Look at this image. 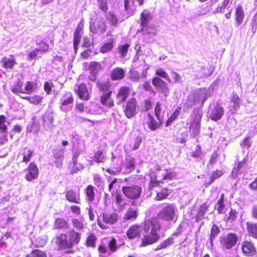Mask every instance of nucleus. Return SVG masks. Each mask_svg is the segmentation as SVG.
<instances>
[{
	"label": "nucleus",
	"mask_w": 257,
	"mask_h": 257,
	"mask_svg": "<svg viewBox=\"0 0 257 257\" xmlns=\"http://www.w3.org/2000/svg\"><path fill=\"white\" fill-rule=\"evenodd\" d=\"M161 104L160 102H157L154 108L155 114L157 119L161 120V118L163 119V117L161 115Z\"/></svg>",
	"instance_id": "62"
},
{
	"label": "nucleus",
	"mask_w": 257,
	"mask_h": 257,
	"mask_svg": "<svg viewBox=\"0 0 257 257\" xmlns=\"http://www.w3.org/2000/svg\"><path fill=\"white\" fill-rule=\"evenodd\" d=\"M220 232V229L219 227L213 224L211 228V234L210 235V238L212 240L213 238H215Z\"/></svg>",
	"instance_id": "61"
},
{
	"label": "nucleus",
	"mask_w": 257,
	"mask_h": 257,
	"mask_svg": "<svg viewBox=\"0 0 257 257\" xmlns=\"http://www.w3.org/2000/svg\"><path fill=\"white\" fill-rule=\"evenodd\" d=\"M124 166L129 171L132 172L134 171L135 168V159L131 157L126 158Z\"/></svg>",
	"instance_id": "44"
},
{
	"label": "nucleus",
	"mask_w": 257,
	"mask_h": 257,
	"mask_svg": "<svg viewBox=\"0 0 257 257\" xmlns=\"http://www.w3.org/2000/svg\"><path fill=\"white\" fill-rule=\"evenodd\" d=\"M138 101L136 97H131L123 106L124 116L128 119L135 116L137 113Z\"/></svg>",
	"instance_id": "4"
},
{
	"label": "nucleus",
	"mask_w": 257,
	"mask_h": 257,
	"mask_svg": "<svg viewBox=\"0 0 257 257\" xmlns=\"http://www.w3.org/2000/svg\"><path fill=\"white\" fill-rule=\"evenodd\" d=\"M237 240L238 236L236 234L229 233L222 236L220 242L224 247L229 249L235 245Z\"/></svg>",
	"instance_id": "9"
},
{
	"label": "nucleus",
	"mask_w": 257,
	"mask_h": 257,
	"mask_svg": "<svg viewBox=\"0 0 257 257\" xmlns=\"http://www.w3.org/2000/svg\"><path fill=\"white\" fill-rule=\"evenodd\" d=\"M40 44L42 45L40 49L37 48L31 52H30L28 55V59L32 60L35 59L37 56V52L41 51L43 53L47 52L49 50V45L48 44L45 42H40Z\"/></svg>",
	"instance_id": "20"
},
{
	"label": "nucleus",
	"mask_w": 257,
	"mask_h": 257,
	"mask_svg": "<svg viewBox=\"0 0 257 257\" xmlns=\"http://www.w3.org/2000/svg\"><path fill=\"white\" fill-rule=\"evenodd\" d=\"M64 149H56L53 151V155L56 159H63L64 157L63 151Z\"/></svg>",
	"instance_id": "60"
},
{
	"label": "nucleus",
	"mask_w": 257,
	"mask_h": 257,
	"mask_svg": "<svg viewBox=\"0 0 257 257\" xmlns=\"http://www.w3.org/2000/svg\"><path fill=\"white\" fill-rule=\"evenodd\" d=\"M138 216V211L134 208H129L124 215L123 218L125 220H135Z\"/></svg>",
	"instance_id": "29"
},
{
	"label": "nucleus",
	"mask_w": 257,
	"mask_h": 257,
	"mask_svg": "<svg viewBox=\"0 0 257 257\" xmlns=\"http://www.w3.org/2000/svg\"><path fill=\"white\" fill-rule=\"evenodd\" d=\"M54 227L57 229H66L69 227V223L63 218H57L55 220Z\"/></svg>",
	"instance_id": "28"
},
{
	"label": "nucleus",
	"mask_w": 257,
	"mask_h": 257,
	"mask_svg": "<svg viewBox=\"0 0 257 257\" xmlns=\"http://www.w3.org/2000/svg\"><path fill=\"white\" fill-rule=\"evenodd\" d=\"M108 249L105 246V243L101 242L98 246V251L99 253L104 254L108 253L110 254L115 252L117 248V241L114 237H112L107 243Z\"/></svg>",
	"instance_id": "6"
},
{
	"label": "nucleus",
	"mask_w": 257,
	"mask_h": 257,
	"mask_svg": "<svg viewBox=\"0 0 257 257\" xmlns=\"http://www.w3.org/2000/svg\"><path fill=\"white\" fill-rule=\"evenodd\" d=\"M181 107L178 106L171 115V116L168 118L166 122V125L167 126H169L174 121H175L178 117L180 113Z\"/></svg>",
	"instance_id": "42"
},
{
	"label": "nucleus",
	"mask_w": 257,
	"mask_h": 257,
	"mask_svg": "<svg viewBox=\"0 0 257 257\" xmlns=\"http://www.w3.org/2000/svg\"><path fill=\"white\" fill-rule=\"evenodd\" d=\"M195 98L193 95H189L187 97L185 105L187 108H190L195 104Z\"/></svg>",
	"instance_id": "63"
},
{
	"label": "nucleus",
	"mask_w": 257,
	"mask_h": 257,
	"mask_svg": "<svg viewBox=\"0 0 257 257\" xmlns=\"http://www.w3.org/2000/svg\"><path fill=\"white\" fill-rule=\"evenodd\" d=\"M96 86L99 91L102 92H106L111 90V84L109 81H100L96 82Z\"/></svg>",
	"instance_id": "26"
},
{
	"label": "nucleus",
	"mask_w": 257,
	"mask_h": 257,
	"mask_svg": "<svg viewBox=\"0 0 257 257\" xmlns=\"http://www.w3.org/2000/svg\"><path fill=\"white\" fill-rule=\"evenodd\" d=\"M125 75L124 70L120 67H115L110 72L109 76L112 81L123 79Z\"/></svg>",
	"instance_id": "18"
},
{
	"label": "nucleus",
	"mask_w": 257,
	"mask_h": 257,
	"mask_svg": "<svg viewBox=\"0 0 257 257\" xmlns=\"http://www.w3.org/2000/svg\"><path fill=\"white\" fill-rule=\"evenodd\" d=\"M241 249L243 252L247 255H252L255 252L253 244L247 241H244L242 243Z\"/></svg>",
	"instance_id": "25"
},
{
	"label": "nucleus",
	"mask_w": 257,
	"mask_h": 257,
	"mask_svg": "<svg viewBox=\"0 0 257 257\" xmlns=\"http://www.w3.org/2000/svg\"><path fill=\"white\" fill-rule=\"evenodd\" d=\"M141 225L138 224L131 225L126 230V236L130 240L136 238H139L141 236Z\"/></svg>",
	"instance_id": "13"
},
{
	"label": "nucleus",
	"mask_w": 257,
	"mask_h": 257,
	"mask_svg": "<svg viewBox=\"0 0 257 257\" xmlns=\"http://www.w3.org/2000/svg\"><path fill=\"white\" fill-rule=\"evenodd\" d=\"M71 222L73 227L78 230H83L85 228L84 223L83 221L80 219L73 218L71 220Z\"/></svg>",
	"instance_id": "43"
},
{
	"label": "nucleus",
	"mask_w": 257,
	"mask_h": 257,
	"mask_svg": "<svg viewBox=\"0 0 257 257\" xmlns=\"http://www.w3.org/2000/svg\"><path fill=\"white\" fill-rule=\"evenodd\" d=\"M161 229L160 223L154 218L145 220L143 223L144 234L140 240L141 247H146L158 242L160 239L159 231Z\"/></svg>",
	"instance_id": "1"
},
{
	"label": "nucleus",
	"mask_w": 257,
	"mask_h": 257,
	"mask_svg": "<svg viewBox=\"0 0 257 257\" xmlns=\"http://www.w3.org/2000/svg\"><path fill=\"white\" fill-rule=\"evenodd\" d=\"M244 18V13L241 6L238 7L235 11V22L237 26H239L243 22Z\"/></svg>",
	"instance_id": "31"
},
{
	"label": "nucleus",
	"mask_w": 257,
	"mask_h": 257,
	"mask_svg": "<svg viewBox=\"0 0 257 257\" xmlns=\"http://www.w3.org/2000/svg\"><path fill=\"white\" fill-rule=\"evenodd\" d=\"M169 194L170 193L168 188H162L160 191L156 192V196L155 198V200L156 201H161L166 199Z\"/></svg>",
	"instance_id": "32"
},
{
	"label": "nucleus",
	"mask_w": 257,
	"mask_h": 257,
	"mask_svg": "<svg viewBox=\"0 0 257 257\" xmlns=\"http://www.w3.org/2000/svg\"><path fill=\"white\" fill-rule=\"evenodd\" d=\"M179 232L173 233L171 236L162 241V242L163 243L164 247L166 248L168 246L173 244L174 243V237L173 236H177Z\"/></svg>",
	"instance_id": "55"
},
{
	"label": "nucleus",
	"mask_w": 257,
	"mask_h": 257,
	"mask_svg": "<svg viewBox=\"0 0 257 257\" xmlns=\"http://www.w3.org/2000/svg\"><path fill=\"white\" fill-rule=\"evenodd\" d=\"M118 219L119 215L116 213L103 212L98 217L97 223L102 229H107L110 225L115 224Z\"/></svg>",
	"instance_id": "2"
},
{
	"label": "nucleus",
	"mask_w": 257,
	"mask_h": 257,
	"mask_svg": "<svg viewBox=\"0 0 257 257\" xmlns=\"http://www.w3.org/2000/svg\"><path fill=\"white\" fill-rule=\"evenodd\" d=\"M67 234L71 247H72L74 245L78 244L80 241L81 235L75 230H71Z\"/></svg>",
	"instance_id": "19"
},
{
	"label": "nucleus",
	"mask_w": 257,
	"mask_h": 257,
	"mask_svg": "<svg viewBox=\"0 0 257 257\" xmlns=\"http://www.w3.org/2000/svg\"><path fill=\"white\" fill-rule=\"evenodd\" d=\"M87 68L88 70L90 71V72L97 73L98 72L103 70V66H102L101 62L96 61H91L88 64Z\"/></svg>",
	"instance_id": "27"
},
{
	"label": "nucleus",
	"mask_w": 257,
	"mask_h": 257,
	"mask_svg": "<svg viewBox=\"0 0 257 257\" xmlns=\"http://www.w3.org/2000/svg\"><path fill=\"white\" fill-rule=\"evenodd\" d=\"M23 82L20 80L18 81L12 88V91L15 94L19 93L25 94L26 92L25 89H23Z\"/></svg>",
	"instance_id": "48"
},
{
	"label": "nucleus",
	"mask_w": 257,
	"mask_h": 257,
	"mask_svg": "<svg viewBox=\"0 0 257 257\" xmlns=\"http://www.w3.org/2000/svg\"><path fill=\"white\" fill-rule=\"evenodd\" d=\"M247 230L251 236L257 239V223L248 222L246 223Z\"/></svg>",
	"instance_id": "40"
},
{
	"label": "nucleus",
	"mask_w": 257,
	"mask_h": 257,
	"mask_svg": "<svg viewBox=\"0 0 257 257\" xmlns=\"http://www.w3.org/2000/svg\"><path fill=\"white\" fill-rule=\"evenodd\" d=\"M95 187L92 185H88L84 190L85 199L87 202L92 203L95 200Z\"/></svg>",
	"instance_id": "21"
},
{
	"label": "nucleus",
	"mask_w": 257,
	"mask_h": 257,
	"mask_svg": "<svg viewBox=\"0 0 257 257\" xmlns=\"http://www.w3.org/2000/svg\"><path fill=\"white\" fill-rule=\"evenodd\" d=\"M26 170L27 172L25 176V178L27 181L31 182L38 177L39 170L34 162L30 163Z\"/></svg>",
	"instance_id": "7"
},
{
	"label": "nucleus",
	"mask_w": 257,
	"mask_h": 257,
	"mask_svg": "<svg viewBox=\"0 0 257 257\" xmlns=\"http://www.w3.org/2000/svg\"><path fill=\"white\" fill-rule=\"evenodd\" d=\"M33 155V151L27 147L25 148L19 153V156L22 157L21 162L25 164L28 163L31 161Z\"/></svg>",
	"instance_id": "24"
},
{
	"label": "nucleus",
	"mask_w": 257,
	"mask_h": 257,
	"mask_svg": "<svg viewBox=\"0 0 257 257\" xmlns=\"http://www.w3.org/2000/svg\"><path fill=\"white\" fill-rule=\"evenodd\" d=\"M141 31L143 32L144 35H156V27L154 24L147 25L141 28Z\"/></svg>",
	"instance_id": "38"
},
{
	"label": "nucleus",
	"mask_w": 257,
	"mask_h": 257,
	"mask_svg": "<svg viewBox=\"0 0 257 257\" xmlns=\"http://www.w3.org/2000/svg\"><path fill=\"white\" fill-rule=\"evenodd\" d=\"M112 197L114 198V201L117 205H120L123 202L124 198L120 191H117L111 194Z\"/></svg>",
	"instance_id": "56"
},
{
	"label": "nucleus",
	"mask_w": 257,
	"mask_h": 257,
	"mask_svg": "<svg viewBox=\"0 0 257 257\" xmlns=\"http://www.w3.org/2000/svg\"><path fill=\"white\" fill-rule=\"evenodd\" d=\"M82 33L74 32L73 43V47H74L75 52H76L77 51L78 47L79 44L80 42L81 39L82 37Z\"/></svg>",
	"instance_id": "50"
},
{
	"label": "nucleus",
	"mask_w": 257,
	"mask_h": 257,
	"mask_svg": "<svg viewBox=\"0 0 257 257\" xmlns=\"http://www.w3.org/2000/svg\"><path fill=\"white\" fill-rule=\"evenodd\" d=\"M54 87V84L52 83V80L50 81H46L44 84V90L47 95L51 94L52 88Z\"/></svg>",
	"instance_id": "59"
},
{
	"label": "nucleus",
	"mask_w": 257,
	"mask_h": 257,
	"mask_svg": "<svg viewBox=\"0 0 257 257\" xmlns=\"http://www.w3.org/2000/svg\"><path fill=\"white\" fill-rule=\"evenodd\" d=\"M26 257H47L45 251L38 249L32 250Z\"/></svg>",
	"instance_id": "45"
},
{
	"label": "nucleus",
	"mask_w": 257,
	"mask_h": 257,
	"mask_svg": "<svg viewBox=\"0 0 257 257\" xmlns=\"http://www.w3.org/2000/svg\"><path fill=\"white\" fill-rule=\"evenodd\" d=\"M97 237L94 234H90L86 239V245L90 247H95Z\"/></svg>",
	"instance_id": "47"
},
{
	"label": "nucleus",
	"mask_w": 257,
	"mask_h": 257,
	"mask_svg": "<svg viewBox=\"0 0 257 257\" xmlns=\"http://www.w3.org/2000/svg\"><path fill=\"white\" fill-rule=\"evenodd\" d=\"M37 87V83L31 81H28L26 82L25 86V94H30L36 90Z\"/></svg>",
	"instance_id": "46"
},
{
	"label": "nucleus",
	"mask_w": 257,
	"mask_h": 257,
	"mask_svg": "<svg viewBox=\"0 0 257 257\" xmlns=\"http://www.w3.org/2000/svg\"><path fill=\"white\" fill-rule=\"evenodd\" d=\"M121 190L123 194L127 198L132 200L139 199L141 197L143 191L142 187L137 184L123 186Z\"/></svg>",
	"instance_id": "3"
},
{
	"label": "nucleus",
	"mask_w": 257,
	"mask_h": 257,
	"mask_svg": "<svg viewBox=\"0 0 257 257\" xmlns=\"http://www.w3.org/2000/svg\"><path fill=\"white\" fill-rule=\"evenodd\" d=\"M80 155V152L78 151H76L73 153L72 156V161L70 163L71 165H72V168L71 173V174H74L76 173L77 172L80 170V169L78 167H75V166L77 164V159Z\"/></svg>",
	"instance_id": "33"
},
{
	"label": "nucleus",
	"mask_w": 257,
	"mask_h": 257,
	"mask_svg": "<svg viewBox=\"0 0 257 257\" xmlns=\"http://www.w3.org/2000/svg\"><path fill=\"white\" fill-rule=\"evenodd\" d=\"M106 19L109 21V23L114 26L116 27L118 24V20L116 18V16L114 15V13L109 12L107 16L106 17Z\"/></svg>",
	"instance_id": "53"
},
{
	"label": "nucleus",
	"mask_w": 257,
	"mask_h": 257,
	"mask_svg": "<svg viewBox=\"0 0 257 257\" xmlns=\"http://www.w3.org/2000/svg\"><path fill=\"white\" fill-rule=\"evenodd\" d=\"M237 212L233 209H231L229 213V216L227 218V221L232 222L235 221L237 217Z\"/></svg>",
	"instance_id": "64"
},
{
	"label": "nucleus",
	"mask_w": 257,
	"mask_h": 257,
	"mask_svg": "<svg viewBox=\"0 0 257 257\" xmlns=\"http://www.w3.org/2000/svg\"><path fill=\"white\" fill-rule=\"evenodd\" d=\"M129 47L130 45L127 43L118 46L117 50L120 58H124L126 56Z\"/></svg>",
	"instance_id": "41"
},
{
	"label": "nucleus",
	"mask_w": 257,
	"mask_h": 257,
	"mask_svg": "<svg viewBox=\"0 0 257 257\" xmlns=\"http://www.w3.org/2000/svg\"><path fill=\"white\" fill-rule=\"evenodd\" d=\"M11 56L10 58L4 57L2 58L1 62L2 67L6 69H12L15 65L17 64V62L14 56L12 55Z\"/></svg>",
	"instance_id": "22"
},
{
	"label": "nucleus",
	"mask_w": 257,
	"mask_h": 257,
	"mask_svg": "<svg viewBox=\"0 0 257 257\" xmlns=\"http://www.w3.org/2000/svg\"><path fill=\"white\" fill-rule=\"evenodd\" d=\"M98 4V8L103 12H106L108 10V6L107 0H97Z\"/></svg>",
	"instance_id": "58"
},
{
	"label": "nucleus",
	"mask_w": 257,
	"mask_h": 257,
	"mask_svg": "<svg viewBox=\"0 0 257 257\" xmlns=\"http://www.w3.org/2000/svg\"><path fill=\"white\" fill-rule=\"evenodd\" d=\"M74 90L80 99L88 101L90 99V96L86 83H81L77 85Z\"/></svg>",
	"instance_id": "11"
},
{
	"label": "nucleus",
	"mask_w": 257,
	"mask_h": 257,
	"mask_svg": "<svg viewBox=\"0 0 257 257\" xmlns=\"http://www.w3.org/2000/svg\"><path fill=\"white\" fill-rule=\"evenodd\" d=\"M223 200L224 194H222L220 199L215 205V209L218 211V213H222L224 212L225 206L223 204Z\"/></svg>",
	"instance_id": "49"
},
{
	"label": "nucleus",
	"mask_w": 257,
	"mask_h": 257,
	"mask_svg": "<svg viewBox=\"0 0 257 257\" xmlns=\"http://www.w3.org/2000/svg\"><path fill=\"white\" fill-rule=\"evenodd\" d=\"M230 102L233 110L237 111L239 108L240 103V99L237 93H233L230 98Z\"/></svg>",
	"instance_id": "37"
},
{
	"label": "nucleus",
	"mask_w": 257,
	"mask_h": 257,
	"mask_svg": "<svg viewBox=\"0 0 257 257\" xmlns=\"http://www.w3.org/2000/svg\"><path fill=\"white\" fill-rule=\"evenodd\" d=\"M118 179L117 178H113V180L109 182L108 185V190L111 194L120 191L119 189L120 186L117 184Z\"/></svg>",
	"instance_id": "35"
},
{
	"label": "nucleus",
	"mask_w": 257,
	"mask_h": 257,
	"mask_svg": "<svg viewBox=\"0 0 257 257\" xmlns=\"http://www.w3.org/2000/svg\"><path fill=\"white\" fill-rule=\"evenodd\" d=\"M6 117L4 115H0V132L3 134H6L8 131V126L5 124Z\"/></svg>",
	"instance_id": "54"
},
{
	"label": "nucleus",
	"mask_w": 257,
	"mask_h": 257,
	"mask_svg": "<svg viewBox=\"0 0 257 257\" xmlns=\"http://www.w3.org/2000/svg\"><path fill=\"white\" fill-rule=\"evenodd\" d=\"M105 159V156L101 151H97L94 155V161L96 163H103Z\"/></svg>",
	"instance_id": "57"
},
{
	"label": "nucleus",
	"mask_w": 257,
	"mask_h": 257,
	"mask_svg": "<svg viewBox=\"0 0 257 257\" xmlns=\"http://www.w3.org/2000/svg\"><path fill=\"white\" fill-rule=\"evenodd\" d=\"M115 40L114 39H109V42L104 43L100 48L101 53L104 54L110 51L114 46Z\"/></svg>",
	"instance_id": "34"
},
{
	"label": "nucleus",
	"mask_w": 257,
	"mask_h": 257,
	"mask_svg": "<svg viewBox=\"0 0 257 257\" xmlns=\"http://www.w3.org/2000/svg\"><path fill=\"white\" fill-rule=\"evenodd\" d=\"M131 92V89L126 86H120L116 94V99L118 101V104L126 101Z\"/></svg>",
	"instance_id": "12"
},
{
	"label": "nucleus",
	"mask_w": 257,
	"mask_h": 257,
	"mask_svg": "<svg viewBox=\"0 0 257 257\" xmlns=\"http://www.w3.org/2000/svg\"><path fill=\"white\" fill-rule=\"evenodd\" d=\"M55 244L60 250L70 249L71 247L67 233H61L55 237Z\"/></svg>",
	"instance_id": "8"
},
{
	"label": "nucleus",
	"mask_w": 257,
	"mask_h": 257,
	"mask_svg": "<svg viewBox=\"0 0 257 257\" xmlns=\"http://www.w3.org/2000/svg\"><path fill=\"white\" fill-rule=\"evenodd\" d=\"M65 198L71 203L80 204L81 199L79 192H76L72 189L66 190L65 192Z\"/></svg>",
	"instance_id": "14"
},
{
	"label": "nucleus",
	"mask_w": 257,
	"mask_h": 257,
	"mask_svg": "<svg viewBox=\"0 0 257 257\" xmlns=\"http://www.w3.org/2000/svg\"><path fill=\"white\" fill-rule=\"evenodd\" d=\"M152 84L158 92L167 97L170 94V89L167 83L161 78L155 76L152 78Z\"/></svg>",
	"instance_id": "5"
},
{
	"label": "nucleus",
	"mask_w": 257,
	"mask_h": 257,
	"mask_svg": "<svg viewBox=\"0 0 257 257\" xmlns=\"http://www.w3.org/2000/svg\"><path fill=\"white\" fill-rule=\"evenodd\" d=\"M155 74L158 77L164 78L169 82H171L169 75L164 69L162 68L157 69L155 71Z\"/></svg>",
	"instance_id": "51"
},
{
	"label": "nucleus",
	"mask_w": 257,
	"mask_h": 257,
	"mask_svg": "<svg viewBox=\"0 0 257 257\" xmlns=\"http://www.w3.org/2000/svg\"><path fill=\"white\" fill-rule=\"evenodd\" d=\"M223 114L224 109L222 104L217 103L212 109L210 117L211 119L217 121L220 119Z\"/></svg>",
	"instance_id": "17"
},
{
	"label": "nucleus",
	"mask_w": 257,
	"mask_h": 257,
	"mask_svg": "<svg viewBox=\"0 0 257 257\" xmlns=\"http://www.w3.org/2000/svg\"><path fill=\"white\" fill-rule=\"evenodd\" d=\"M148 116V121L147 125L149 128L152 131H155L159 128H160L162 123H163V119L161 118L160 119H158L157 120L155 119L154 117L151 114V113L148 112L147 114Z\"/></svg>",
	"instance_id": "16"
},
{
	"label": "nucleus",
	"mask_w": 257,
	"mask_h": 257,
	"mask_svg": "<svg viewBox=\"0 0 257 257\" xmlns=\"http://www.w3.org/2000/svg\"><path fill=\"white\" fill-rule=\"evenodd\" d=\"M161 176L162 177L161 180H169L171 181L175 178L176 173L174 172L170 171L168 169H164L161 171Z\"/></svg>",
	"instance_id": "36"
},
{
	"label": "nucleus",
	"mask_w": 257,
	"mask_h": 257,
	"mask_svg": "<svg viewBox=\"0 0 257 257\" xmlns=\"http://www.w3.org/2000/svg\"><path fill=\"white\" fill-rule=\"evenodd\" d=\"M112 91L103 93L100 97L99 101L101 104L108 108H111L114 106V100L111 98Z\"/></svg>",
	"instance_id": "15"
},
{
	"label": "nucleus",
	"mask_w": 257,
	"mask_h": 257,
	"mask_svg": "<svg viewBox=\"0 0 257 257\" xmlns=\"http://www.w3.org/2000/svg\"><path fill=\"white\" fill-rule=\"evenodd\" d=\"M107 27L105 23L99 24L98 28H96L94 25H91L90 26V31L94 34L100 33L102 34L106 30Z\"/></svg>",
	"instance_id": "39"
},
{
	"label": "nucleus",
	"mask_w": 257,
	"mask_h": 257,
	"mask_svg": "<svg viewBox=\"0 0 257 257\" xmlns=\"http://www.w3.org/2000/svg\"><path fill=\"white\" fill-rule=\"evenodd\" d=\"M74 101L73 94L70 92H66L61 99V104L66 106L71 104Z\"/></svg>",
	"instance_id": "30"
},
{
	"label": "nucleus",
	"mask_w": 257,
	"mask_h": 257,
	"mask_svg": "<svg viewBox=\"0 0 257 257\" xmlns=\"http://www.w3.org/2000/svg\"><path fill=\"white\" fill-rule=\"evenodd\" d=\"M47 241V239L44 236H39L35 239L34 244L36 247H43L45 245Z\"/></svg>",
	"instance_id": "52"
},
{
	"label": "nucleus",
	"mask_w": 257,
	"mask_h": 257,
	"mask_svg": "<svg viewBox=\"0 0 257 257\" xmlns=\"http://www.w3.org/2000/svg\"><path fill=\"white\" fill-rule=\"evenodd\" d=\"M175 215V208L173 205L168 204L164 207L158 213V216L166 220H171Z\"/></svg>",
	"instance_id": "10"
},
{
	"label": "nucleus",
	"mask_w": 257,
	"mask_h": 257,
	"mask_svg": "<svg viewBox=\"0 0 257 257\" xmlns=\"http://www.w3.org/2000/svg\"><path fill=\"white\" fill-rule=\"evenodd\" d=\"M153 19L150 12L145 10L140 14V26L141 28L149 25V22Z\"/></svg>",
	"instance_id": "23"
}]
</instances>
